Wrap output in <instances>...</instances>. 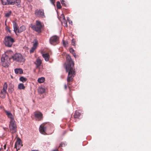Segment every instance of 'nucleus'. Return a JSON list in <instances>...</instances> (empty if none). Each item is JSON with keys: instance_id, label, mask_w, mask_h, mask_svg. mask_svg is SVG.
<instances>
[{"instance_id": "46", "label": "nucleus", "mask_w": 151, "mask_h": 151, "mask_svg": "<svg viewBox=\"0 0 151 151\" xmlns=\"http://www.w3.org/2000/svg\"><path fill=\"white\" fill-rule=\"evenodd\" d=\"M29 1H31V0H27Z\"/></svg>"}, {"instance_id": "20", "label": "nucleus", "mask_w": 151, "mask_h": 151, "mask_svg": "<svg viewBox=\"0 0 151 151\" xmlns=\"http://www.w3.org/2000/svg\"><path fill=\"white\" fill-rule=\"evenodd\" d=\"M81 115V113H80L79 111H76L74 115V118H78Z\"/></svg>"}, {"instance_id": "24", "label": "nucleus", "mask_w": 151, "mask_h": 151, "mask_svg": "<svg viewBox=\"0 0 151 151\" xmlns=\"http://www.w3.org/2000/svg\"><path fill=\"white\" fill-rule=\"evenodd\" d=\"M61 16L63 17V23L64 24V26L66 27H67L68 25L67 24V22L65 19V17L64 15L63 14H62L61 15Z\"/></svg>"}, {"instance_id": "22", "label": "nucleus", "mask_w": 151, "mask_h": 151, "mask_svg": "<svg viewBox=\"0 0 151 151\" xmlns=\"http://www.w3.org/2000/svg\"><path fill=\"white\" fill-rule=\"evenodd\" d=\"M15 72L16 74H21L23 72L22 69L21 68H16L15 69Z\"/></svg>"}, {"instance_id": "33", "label": "nucleus", "mask_w": 151, "mask_h": 151, "mask_svg": "<svg viewBox=\"0 0 151 151\" xmlns=\"http://www.w3.org/2000/svg\"><path fill=\"white\" fill-rule=\"evenodd\" d=\"M3 4L4 5H7V2L6 0H1Z\"/></svg>"}, {"instance_id": "42", "label": "nucleus", "mask_w": 151, "mask_h": 151, "mask_svg": "<svg viewBox=\"0 0 151 151\" xmlns=\"http://www.w3.org/2000/svg\"><path fill=\"white\" fill-rule=\"evenodd\" d=\"M64 87H65V89H66L67 88V86H66V84L65 85Z\"/></svg>"}, {"instance_id": "35", "label": "nucleus", "mask_w": 151, "mask_h": 151, "mask_svg": "<svg viewBox=\"0 0 151 151\" xmlns=\"http://www.w3.org/2000/svg\"><path fill=\"white\" fill-rule=\"evenodd\" d=\"M70 52L73 54V52H74V50L72 48H70L69 50Z\"/></svg>"}, {"instance_id": "4", "label": "nucleus", "mask_w": 151, "mask_h": 151, "mask_svg": "<svg viewBox=\"0 0 151 151\" xmlns=\"http://www.w3.org/2000/svg\"><path fill=\"white\" fill-rule=\"evenodd\" d=\"M9 128L10 131L12 133H15L16 132L17 127L14 119H12L10 120Z\"/></svg>"}, {"instance_id": "19", "label": "nucleus", "mask_w": 151, "mask_h": 151, "mask_svg": "<svg viewBox=\"0 0 151 151\" xmlns=\"http://www.w3.org/2000/svg\"><path fill=\"white\" fill-rule=\"evenodd\" d=\"M35 63L36 65V67L38 68L41 65L42 63V61L40 59H37L36 60V63Z\"/></svg>"}, {"instance_id": "3", "label": "nucleus", "mask_w": 151, "mask_h": 151, "mask_svg": "<svg viewBox=\"0 0 151 151\" xmlns=\"http://www.w3.org/2000/svg\"><path fill=\"white\" fill-rule=\"evenodd\" d=\"M13 60L19 62H24L25 61V58L20 53H16L12 56Z\"/></svg>"}, {"instance_id": "17", "label": "nucleus", "mask_w": 151, "mask_h": 151, "mask_svg": "<svg viewBox=\"0 0 151 151\" xmlns=\"http://www.w3.org/2000/svg\"><path fill=\"white\" fill-rule=\"evenodd\" d=\"M42 56L44 58L45 60L46 61H47L49 60L50 55L47 53L43 54H42Z\"/></svg>"}, {"instance_id": "38", "label": "nucleus", "mask_w": 151, "mask_h": 151, "mask_svg": "<svg viewBox=\"0 0 151 151\" xmlns=\"http://www.w3.org/2000/svg\"><path fill=\"white\" fill-rule=\"evenodd\" d=\"M65 144H64V143H61L60 144V145L59 146V147H63V146H65Z\"/></svg>"}, {"instance_id": "29", "label": "nucleus", "mask_w": 151, "mask_h": 151, "mask_svg": "<svg viewBox=\"0 0 151 151\" xmlns=\"http://www.w3.org/2000/svg\"><path fill=\"white\" fill-rule=\"evenodd\" d=\"M56 6L57 8L58 9H60L61 7L60 3L59 1H58L57 2Z\"/></svg>"}, {"instance_id": "34", "label": "nucleus", "mask_w": 151, "mask_h": 151, "mask_svg": "<svg viewBox=\"0 0 151 151\" xmlns=\"http://www.w3.org/2000/svg\"><path fill=\"white\" fill-rule=\"evenodd\" d=\"M75 42L76 41L74 39H73L72 40L71 42L72 43V45L73 46H75Z\"/></svg>"}, {"instance_id": "31", "label": "nucleus", "mask_w": 151, "mask_h": 151, "mask_svg": "<svg viewBox=\"0 0 151 151\" xmlns=\"http://www.w3.org/2000/svg\"><path fill=\"white\" fill-rule=\"evenodd\" d=\"M16 5L19 6L20 5V0H16Z\"/></svg>"}, {"instance_id": "8", "label": "nucleus", "mask_w": 151, "mask_h": 151, "mask_svg": "<svg viewBox=\"0 0 151 151\" xmlns=\"http://www.w3.org/2000/svg\"><path fill=\"white\" fill-rule=\"evenodd\" d=\"M7 87V83L5 82L3 86L2 90H1L0 91V96L1 98L4 99L7 93L6 90Z\"/></svg>"}, {"instance_id": "32", "label": "nucleus", "mask_w": 151, "mask_h": 151, "mask_svg": "<svg viewBox=\"0 0 151 151\" xmlns=\"http://www.w3.org/2000/svg\"><path fill=\"white\" fill-rule=\"evenodd\" d=\"M11 12H7L5 14V16L6 17H9L11 15Z\"/></svg>"}, {"instance_id": "12", "label": "nucleus", "mask_w": 151, "mask_h": 151, "mask_svg": "<svg viewBox=\"0 0 151 151\" xmlns=\"http://www.w3.org/2000/svg\"><path fill=\"white\" fill-rule=\"evenodd\" d=\"M46 127L45 126L44 124L40 125L39 128V131L41 133L44 135L46 134Z\"/></svg>"}, {"instance_id": "11", "label": "nucleus", "mask_w": 151, "mask_h": 151, "mask_svg": "<svg viewBox=\"0 0 151 151\" xmlns=\"http://www.w3.org/2000/svg\"><path fill=\"white\" fill-rule=\"evenodd\" d=\"M22 143L21 140L19 138H18L15 144L14 148L16 149V151L19 150L22 146Z\"/></svg>"}, {"instance_id": "30", "label": "nucleus", "mask_w": 151, "mask_h": 151, "mask_svg": "<svg viewBox=\"0 0 151 151\" xmlns=\"http://www.w3.org/2000/svg\"><path fill=\"white\" fill-rule=\"evenodd\" d=\"M63 45L65 47H67L68 46V42L67 41H65L64 40H63Z\"/></svg>"}, {"instance_id": "23", "label": "nucleus", "mask_w": 151, "mask_h": 151, "mask_svg": "<svg viewBox=\"0 0 151 151\" xmlns=\"http://www.w3.org/2000/svg\"><path fill=\"white\" fill-rule=\"evenodd\" d=\"M7 4L14 5L15 3V0H6Z\"/></svg>"}, {"instance_id": "1", "label": "nucleus", "mask_w": 151, "mask_h": 151, "mask_svg": "<svg viewBox=\"0 0 151 151\" xmlns=\"http://www.w3.org/2000/svg\"><path fill=\"white\" fill-rule=\"evenodd\" d=\"M13 54V51L10 50H7L1 58V63L2 65L4 67H8L10 65V55Z\"/></svg>"}, {"instance_id": "43", "label": "nucleus", "mask_w": 151, "mask_h": 151, "mask_svg": "<svg viewBox=\"0 0 151 151\" xmlns=\"http://www.w3.org/2000/svg\"><path fill=\"white\" fill-rule=\"evenodd\" d=\"M31 151H38L37 150H33Z\"/></svg>"}, {"instance_id": "18", "label": "nucleus", "mask_w": 151, "mask_h": 151, "mask_svg": "<svg viewBox=\"0 0 151 151\" xmlns=\"http://www.w3.org/2000/svg\"><path fill=\"white\" fill-rule=\"evenodd\" d=\"M26 29V28L25 26L22 25L19 28H18L17 31V34H19L20 32H21Z\"/></svg>"}, {"instance_id": "16", "label": "nucleus", "mask_w": 151, "mask_h": 151, "mask_svg": "<svg viewBox=\"0 0 151 151\" xmlns=\"http://www.w3.org/2000/svg\"><path fill=\"white\" fill-rule=\"evenodd\" d=\"M5 111L8 117L10 119V120L14 119L12 114L10 111L7 110H5Z\"/></svg>"}, {"instance_id": "28", "label": "nucleus", "mask_w": 151, "mask_h": 151, "mask_svg": "<svg viewBox=\"0 0 151 151\" xmlns=\"http://www.w3.org/2000/svg\"><path fill=\"white\" fill-rule=\"evenodd\" d=\"M19 79L20 81H21L23 82H25L27 80V79L26 78H24L23 76L19 78Z\"/></svg>"}, {"instance_id": "44", "label": "nucleus", "mask_w": 151, "mask_h": 151, "mask_svg": "<svg viewBox=\"0 0 151 151\" xmlns=\"http://www.w3.org/2000/svg\"><path fill=\"white\" fill-rule=\"evenodd\" d=\"M8 31L9 33H11V31L9 29H8Z\"/></svg>"}, {"instance_id": "27", "label": "nucleus", "mask_w": 151, "mask_h": 151, "mask_svg": "<svg viewBox=\"0 0 151 151\" xmlns=\"http://www.w3.org/2000/svg\"><path fill=\"white\" fill-rule=\"evenodd\" d=\"M45 79L43 77H42L38 78L37 81L39 83H41L44 82Z\"/></svg>"}, {"instance_id": "25", "label": "nucleus", "mask_w": 151, "mask_h": 151, "mask_svg": "<svg viewBox=\"0 0 151 151\" xmlns=\"http://www.w3.org/2000/svg\"><path fill=\"white\" fill-rule=\"evenodd\" d=\"M45 91V88L42 87H40L38 89V92L41 94L44 93Z\"/></svg>"}, {"instance_id": "5", "label": "nucleus", "mask_w": 151, "mask_h": 151, "mask_svg": "<svg viewBox=\"0 0 151 151\" xmlns=\"http://www.w3.org/2000/svg\"><path fill=\"white\" fill-rule=\"evenodd\" d=\"M4 44L6 46L11 47L12 46L13 43L14 42V39L10 36H6L5 39Z\"/></svg>"}, {"instance_id": "45", "label": "nucleus", "mask_w": 151, "mask_h": 151, "mask_svg": "<svg viewBox=\"0 0 151 151\" xmlns=\"http://www.w3.org/2000/svg\"><path fill=\"white\" fill-rule=\"evenodd\" d=\"M4 148H6V145H5L4 146Z\"/></svg>"}, {"instance_id": "15", "label": "nucleus", "mask_w": 151, "mask_h": 151, "mask_svg": "<svg viewBox=\"0 0 151 151\" xmlns=\"http://www.w3.org/2000/svg\"><path fill=\"white\" fill-rule=\"evenodd\" d=\"M13 27L14 28V31L15 32L16 35H18L17 31L18 29V27L17 26V23L15 22H13Z\"/></svg>"}, {"instance_id": "13", "label": "nucleus", "mask_w": 151, "mask_h": 151, "mask_svg": "<svg viewBox=\"0 0 151 151\" xmlns=\"http://www.w3.org/2000/svg\"><path fill=\"white\" fill-rule=\"evenodd\" d=\"M35 42L33 45V46L30 50V53H33L35 50L37 48L38 45V42L36 40H35Z\"/></svg>"}, {"instance_id": "41", "label": "nucleus", "mask_w": 151, "mask_h": 151, "mask_svg": "<svg viewBox=\"0 0 151 151\" xmlns=\"http://www.w3.org/2000/svg\"><path fill=\"white\" fill-rule=\"evenodd\" d=\"M52 151H58V150L57 149H55L52 150Z\"/></svg>"}, {"instance_id": "21", "label": "nucleus", "mask_w": 151, "mask_h": 151, "mask_svg": "<svg viewBox=\"0 0 151 151\" xmlns=\"http://www.w3.org/2000/svg\"><path fill=\"white\" fill-rule=\"evenodd\" d=\"M14 90V86L12 84L10 85L9 86L8 88V91L9 92L12 93L13 92Z\"/></svg>"}, {"instance_id": "47", "label": "nucleus", "mask_w": 151, "mask_h": 151, "mask_svg": "<svg viewBox=\"0 0 151 151\" xmlns=\"http://www.w3.org/2000/svg\"><path fill=\"white\" fill-rule=\"evenodd\" d=\"M1 149H0V150Z\"/></svg>"}, {"instance_id": "37", "label": "nucleus", "mask_w": 151, "mask_h": 151, "mask_svg": "<svg viewBox=\"0 0 151 151\" xmlns=\"http://www.w3.org/2000/svg\"><path fill=\"white\" fill-rule=\"evenodd\" d=\"M51 3L53 5H54L55 0H50Z\"/></svg>"}, {"instance_id": "9", "label": "nucleus", "mask_w": 151, "mask_h": 151, "mask_svg": "<svg viewBox=\"0 0 151 151\" xmlns=\"http://www.w3.org/2000/svg\"><path fill=\"white\" fill-rule=\"evenodd\" d=\"M59 37L58 36L54 35L50 38L49 42L51 45H55L59 42Z\"/></svg>"}, {"instance_id": "36", "label": "nucleus", "mask_w": 151, "mask_h": 151, "mask_svg": "<svg viewBox=\"0 0 151 151\" xmlns=\"http://www.w3.org/2000/svg\"><path fill=\"white\" fill-rule=\"evenodd\" d=\"M61 3L62 5H64L65 6H66V5L65 3V1L64 0H62L61 1Z\"/></svg>"}, {"instance_id": "7", "label": "nucleus", "mask_w": 151, "mask_h": 151, "mask_svg": "<svg viewBox=\"0 0 151 151\" xmlns=\"http://www.w3.org/2000/svg\"><path fill=\"white\" fill-rule=\"evenodd\" d=\"M42 27V26L40 22L39 21H36V26L32 25V26L31 28L33 30L40 33L41 32Z\"/></svg>"}, {"instance_id": "39", "label": "nucleus", "mask_w": 151, "mask_h": 151, "mask_svg": "<svg viewBox=\"0 0 151 151\" xmlns=\"http://www.w3.org/2000/svg\"><path fill=\"white\" fill-rule=\"evenodd\" d=\"M67 19H68V20L69 21V23H70L71 24H72V21H70V20L69 19L68 17Z\"/></svg>"}, {"instance_id": "6", "label": "nucleus", "mask_w": 151, "mask_h": 151, "mask_svg": "<svg viewBox=\"0 0 151 151\" xmlns=\"http://www.w3.org/2000/svg\"><path fill=\"white\" fill-rule=\"evenodd\" d=\"M67 72H68V75L67 77V80L68 82L71 81L75 75V71L73 69H66Z\"/></svg>"}, {"instance_id": "2", "label": "nucleus", "mask_w": 151, "mask_h": 151, "mask_svg": "<svg viewBox=\"0 0 151 151\" xmlns=\"http://www.w3.org/2000/svg\"><path fill=\"white\" fill-rule=\"evenodd\" d=\"M66 58L68 64H65V69H73V67H74V63L70 56L68 55H67Z\"/></svg>"}, {"instance_id": "26", "label": "nucleus", "mask_w": 151, "mask_h": 151, "mask_svg": "<svg viewBox=\"0 0 151 151\" xmlns=\"http://www.w3.org/2000/svg\"><path fill=\"white\" fill-rule=\"evenodd\" d=\"M18 88L19 89H24L25 88V87L23 83H19L18 86Z\"/></svg>"}, {"instance_id": "10", "label": "nucleus", "mask_w": 151, "mask_h": 151, "mask_svg": "<svg viewBox=\"0 0 151 151\" xmlns=\"http://www.w3.org/2000/svg\"><path fill=\"white\" fill-rule=\"evenodd\" d=\"M35 14L37 17L42 18L45 17L43 10L37 9L35 10Z\"/></svg>"}, {"instance_id": "14", "label": "nucleus", "mask_w": 151, "mask_h": 151, "mask_svg": "<svg viewBox=\"0 0 151 151\" xmlns=\"http://www.w3.org/2000/svg\"><path fill=\"white\" fill-rule=\"evenodd\" d=\"M35 116V118L40 119L42 118V114L40 112H36L34 113Z\"/></svg>"}, {"instance_id": "40", "label": "nucleus", "mask_w": 151, "mask_h": 151, "mask_svg": "<svg viewBox=\"0 0 151 151\" xmlns=\"http://www.w3.org/2000/svg\"><path fill=\"white\" fill-rule=\"evenodd\" d=\"M73 56L75 58H76V54L75 52H73Z\"/></svg>"}]
</instances>
